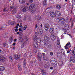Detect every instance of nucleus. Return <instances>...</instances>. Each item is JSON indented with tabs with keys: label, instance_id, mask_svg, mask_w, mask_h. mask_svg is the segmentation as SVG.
Masks as SVG:
<instances>
[{
	"label": "nucleus",
	"instance_id": "79ce46f5",
	"mask_svg": "<svg viewBox=\"0 0 75 75\" xmlns=\"http://www.w3.org/2000/svg\"><path fill=\"white\" fill-rule=\"evenodd\" d=\"M13 38L11 37L10 38V41H11V42L12 41H13Z\"/></svg>",
	"mask_w": 75,
	"mask_h": 75
},
{
	"label": "nucleus",
	"instance_id": "ddd939ff",
	"mask_svg": "<svg viewBox=\"0 0 75 75\" xmlns=\"http://www.w3.org/2000/svg\"><path fill=\"white\" fill-rule=\"evenodd\" d=\"M55 14L56 15H57L58 16H61V14L60 12L58 11H55Z\"/></svg>",
	"mask_w": 75,
	"mask_h": 75
},
{
	"label": "nucleus",
	"instance_id": "c9c22d12",
	"mask_svg": "<svg viewBox=\"0 0 75 75\" xmlns=\"http://www.w3.org/2000/svg\"><path fill=\"white\" fill-rule=\"evenodd\" d=\"M57 57L59 58H62V56L61 55H57Z\"/></svg>",
	"mask_w": 75,
	"mask_h": 75
},
{
	"label": "nucleus",
	"instance_id": "09e8293b",
	"mask_svg": "<svg viewBox=\"0 0 75 75\" xmlns=\"http://www.w3.org/2000/svg\"><path fill=\"white\" fill-rule=\"evenodd\" d=\"M50 55H51V56H52V55H53V52H51L50 53Z\"/></svg>",
	"mask_w": 75,
	"mask_h": 75
},
{
	"label": "nucleus",
	"instance_id": "c756f323",
	"mask_svg": "<svg viewBox=\"0 0 75 75\" xmlns=\"http://www.w3.org/2000/svg\"><path fill=\"white\" fill-rule=\"evenodd\" d=\"M23 64V67L24 68H25L26 67V66L25 65V61L24 62Z\"/></svg>",
	"mask_w": 75,
	"mask_h": 75
},
{
	"label": "nucleus",
	"instance_id": "f8f14e48",
	"mask_svg": "<svg viewBox=\"0 0 75 75\" xmlns=\"http://www.w3.org/2000/svg\"><path fill=\"white\" fill-rule=\"evenodd\" d=\"M6 28V25H4L3 26H1L0 28V31L4 30Z\"/></svg>",
	"mask_w": 75,
	"mask_h": 75
},
{
	"label": "nucleus",
	"instance_id": "c85d7f7f",
	"mask_svg": "<svg viewBox=\"0 0 75 75\" xmlns=\"http://www.w3.org/2000/svg\"><path fill=\"white\" fill-rule=\"evenodd\" d=\"M16 17L17 18H20L21 17V16H20L19 14H18L17 15H16Z\"/></svg>",
	"mask_w": 75,
	"mask_h": 75
},
{
	"label": "nucleus",
	"instance_id": "b1692460",
	"mask_svg": "<svg viewBox=\"0 0 75 75\" xmlns=\"http://www.w3.org/2000/svg\"><path fill=\"white\" fill-rule=\"evenodd\" d=\"M63 64V62L62 61L59 62L58 65L59 66H62Z\"/></svg>",
	"mask_w": 75,
	"mask_h": 75
},
{
	"label": "nucleus",
	"instance_id": "052dcab7",
	"mask_svg": "<svg viewBox=\"0 0 75 75\" xmlns=\"http://www.w3.org/2000/svg\"><path fill=\"white\" fill-rule=\"evenodd\" d=\"M4 38H6V37H7V35H4Z\"/></svg>",
	"mask_w": 75,
	"mask_h": 75
},
{
	"label": "nucleus",
	"instance_id": "412c9836",
	"mask_svg": "<svg viewBox=\"0 0 75 75\" xmlns=\"http://www.w3.org/2000/svg\"><path fill=\"white\" fill-rule=\"evenodd\" d=\"M33 46L35 48H37L38 47V44L37 42H35L33 43Z\"/></svg>",
	"mask_w": 75,
	"mask_h": 75
},
{
	"label": "nucleus",
	"instance_id": "dca6fc26",
	"mask_svg": "<svg viewBox=\"0 0 75 75\" xmlns=\"http://www.w3.org/2000/svg\"><path fill=\"white\" fill-rule=\"evenodd\" d=\"M50 38L52 40H53V41H54V40H55V36L54 35H51V36H50Z\"/></svg>",
	"mask_w": 75,
	"mask_h": 75
},
{
	"label": "nucleus",
	"instance_id": "f257e3e1",
	"mask_svg": "<svg viewBox=\"0 0 75 75\" xmlns=\"http://www.w3.org/2000/svg\"><path fill=\"white\" fill-rule=\"evenodd\" d=\"M34 7H35V4H31L28 8L29 11H30L32 13H34L36 11V9L34 8Z\"/></svg>",
	"mask_w": 75,
	"mask_h": 75
},
{
	"label": "nucleus",
	"instance_id": "603ef678",
	"mask_svg": "<svg viewBox=\"0 0 75 75\" xmlns=\"http://www.w3.org/2000/svg\"><path fill=\"white\" fill-rule=\"evenodd\" d=\"M62 30L63 31H64V32H66V30L64 28L62 29Z\"/></svg>",
	"mask_w": 75,
	"mask_h": 75
},
{
	"label": "nucleus",
	"instance_id": "4468645a",
	"mask_svg": "<svg viewBox=\"0 0 75 75\" xmlns=\"http://www.w3.org/2000/svg\"><path fill=\"white\" fill-rule=\"evenodd\" d=\"M44 40L45 41H48L50 40V38L47 36H45L44 38Z\"/></svg>",
	"mask_w": 75,
	"mask_h": 75
},
{
	"label": "nucleus",
	"instance_id": "a18cd8bd",
	"mask_svg": "<svg viewBox=\"0 0 75 75\" xmlns=\"http://www.w3.org/2000/svg\"><path fill=\"white\" fill-rule=\"evenodd\" d=\"M43 60H47V57H44L43 58Z\"/></svg>",
	"mask_w": 75,
	"mask_h": 75
},
{
	"label": "nucleus",
	"instance_id": "4c0bfd02",
	"mask_svg": "<svg viewBox=\"0 0 75 75\" xmlns=\"http://www.w3.org/2000/svg\"><path fill=\"white\" fill-rule=\"evenodd\" d=\"M70 22H71L72 24H73V23H74V21H73V20H72V18H71V19L70 20Z\"/></svg>",
	"mask_w": 75,
	"mask_h": 75
},
{
	"label": "nucleus",
	"instance_id": "2f4dec72",
	"mask_svg": "<svg viewBox=\"0 0 75 75\" xmlns=\"http://www.w3.org/2000/svg\"><path fill=\"white\" fill-rule=\"evenodd\" d=\"M52 73L53 74H55L57 73V71H56V70H53V72H52Z\"/></svg>",
	"mask_w": 75,
	"mask_h": 75
},
{
	"label": "nucleus",
	"instance_id": "58836bf2",
	"mask_svg": "<svg viewBox=\"0 0 75 75\" xmlns=\"http://www.w3.org/2000/svg\"><path fill=\"white\" fill-rule=\"evenodd\" d=\"M7 8H5L3 10L4 11H6H6H7V10H9V9H8V10H7Z\"/></svg>",
	"mask_w": 75,
	"mask_h": 75
},
{
	"label": "nucleus",
	"instance_id": "f704fd0d",
	"mask_svg": "<svg viewBox=\"0 0 75 75\" xmlns=\"http://www.w3.org/2000/svg\"><path fill=\"white\" fill-rule=\"evenodd\" d=\"M9 58L10 61H13V57H11L10 56L9 57Z\"/></svg>",
	"mask_w": 75,
	"mask_h": 75
},
{
	"label": "nucleus",
	"instance_id": "864d4df0",
	"mask_svg": "<svg viewBox=\"0 0 75 75\" xmlns=\"http://www.w3.org/2000/svg\"><path fill=\"white\" fill-rule=\"evenodd\" d=\"M34 52L36 53L37 52V50H34Z\"/></svg>",
	"mask_w": 75,
	"mask_h": 75
},
{
	"label": "nucleus",
	"instance_id": "f3484780",
	"mask_svg": "<svg viewBox=\"0 0 75 75\" xmlns=\"http://www.w3.org/2000/svg\"><path fill=\"white\" fill-rule=\"evenodd\" d=\"M33 39L35 41H38V40L39 38H38L37 36H35L33 37Z\"/></svg>",
	"mask_w": 75,
	"mask_h": 75
},
{
	"label": "nucleus",
	"instance_id": "aec40b11",
	"mask_svg": "<svg viewBox=\"0 0 75 75\" xmlns=\"http://www.w3.org/2000/svg\"><path fill=\"white\" fill-rule=\"evenodd\" d=\"M5 70V68L3 67H0V71H3Z\"/></svg>",
	"mask_w": 75,
	"mask_h": 75
},
{
	"label": "nucleus",
	"instance_id": "7ed1b4c3",
	"mask_svg": "<svg viewBox=\"0 0 75 75\" xmlns=\"http://www.w3.org/2000/svg\"><path fill=\"white\" fill-rule=\"evenodd\" d=\"M28 8L27 7H25V6H23L21 8V10L22 11H23V12H26L27 11Z\"/></svg>",
	"mask_w": 75,
	"mask_h": 75
},
{
	"label": "nucleus",
	"instance_id": "4d7b16f0",
	"mask_svg": "<svg viewBox=\"0 0 75 75\" xmlns=\"http://www.w3.org/2000/svg\"><path fill=\"white\" fill-rule=\"evenodd\" d=\"M69 52H70V51H69V50H68L67 51V54H69Z\"/></svg>",
	"mask_w": 75,
	"mask_h": 75
},
{
	"label": "nucleus",
	"instance_id": "72a5a7b5",
	"mask_svg": "<svg viewBox=\"0 0 75 75\" xmlns=\"http://www.w3.org/2000/svg\"><path fill=\"white\" fill-rule=\"evenodd\" d=\"M42 30L40 31L39 32H38V34H42Z\"/></svg>",
	"mask_w": 75,
	"mask_h": 75
},
{
	"label": "nucleus",
	"instance_id": "e2e57ef3",
	"mask_svg": "<svg viewBox=\"0 0 75 75\" xmlns=\"http://www.w3.org/2000/svg\"><path fill=\"white\" fill-rule=\"evenodd\" d=\"M13 41L14 42H16V41H17V39H14Z\"/></svg>",
	"mask_w": 75,
	"mask_h": 75
},
{
	"label": "nucleus",
	"instance_id": "6e6552de",
	"mask_svg": "<svg viewBox=\"0 0 75 75\" xmlns=\"http://www.w3.org/2000/svg\"><path fill=\"white\" fill-rule=\"evenodd\" d=\"M20 57V56L17 55L16 54H15L14 55V58L15 59H18Z\"/></svg>",
	"mask_w": 75,
	"mask_h": 75
},
{
	"label": "nucleus",
	"instance_id": "f03ea898",
	"mask_svg": "<svg viewBox=\"0 0 75 75\" xmlns=\"http://www.w3.org/2000/svg\"><path fill=\"white\" fill-rule=\"evenodd\" d=\"M45 29L46 31L48 30L50 28V25L49 24H45L44 25Z\"/></svg>",
	"mask_w": 75,
	"mask_h": 75
},
{
	"label": "nucleus",
	"instance_id": "2eb2a0df",
	"mask_svg": "<svg viewBox=\"0 0 75 75\" xmlns=\"http://www.w3.org/2000/svg\"><path fill=\"white\" fill-rule=\"evenodd\" d=\"M34 19L36 20H40V17L38 16H35L34 18Z\"/></svg>",
	"mask_w": 75,
	"mask_h": 75
},
{
	"label": "nucleus",
	"instance_id": "6ab92c4d",
	"mask_svg": "<svg viewBox=\"0 0 75 75\" xmlns=\"http://www.w3.org/2000/svg\"><path fill=\"white\" fill-rule=\"evenodd\" d=\"M25 42H23L21 44V47L22 48H23L25 46Z\"/></svg>",
	"mask_w": 75,
	"mask_h": 75
},
{
	"label": "nucleus",
	"instance_id": "3c124183",
	"mask_svg": "<svg viewBox=\"0 0 75 75\" xmlns=\"http://www.w3.org/2000/svg\"><path fill=\"white\" fill-rule=\"evenodd\" d=\"M33 1H34V0H29V2L32 3V2H33Z\"/></svg>",
	"mask_w": 75,
	"mask_h": 75
},
{
	"label": "nucleus",
	"instance_id": "9d476101",
	"mask_svg": "<svg viewBox=\"0 0 75 75\" xmlns=\"http://www.w3.org/2000/svg\"><path fill=\"white\" fill-rule=\"evenodd\" d=\"M18 40H20L19 42L20 43H21V42H24V39H22V37L21 36H20L19 37Z\"/></svg>",
	"mask_w": 75,
	"mask_h": 75
},
{
	"label": "nucleus",
	"instance_id": "69168bd1",
	"mask_svg": "<svg viewBox=\"0 0 75 75\" xmlns=\"http://www.w3.org/2000/svg\"><path fill=\"white\" fill-rule=\"evenodd\" d=\"M28 38H26V42H27V41H28Z\"/></svg>",
	"mask_w": 75,
	"mask_h": 75
},
{
	"label": "nucleus",
	"instance_id": "7c9ffc66",
	"mask_svg": "<svg viewBox=\"0 0 75 75\" xmlns=\"http://www.w3.org/2000/svg\"><path fill=\"white\" fill-rule=\"evenodd\" d=\"M45 67L46 68H48L49 67V65H48V64H47L45 65Z\"/></svg>",
	"mask_w": 75,
	"mask_h": 75
},
{
	"label": "nucleus",
	"instance_id": "a211bd4d",
	"mask_svg": "<svg viewBox=\"0 0 75 75\" xmlns=\"http://www.w3.org/2000/svg\"><path fill=\"white\" fill-rule=\"evenodd\" d=\"M18 70L19 71H21L22 70V68H21V66L20 64H19L18 66Z\"/></svg>",
	"mask_w": 75,
	"mask_h": 75
},
{
	"label": "nucleus",
	"instance_id": "5701e85b",
	"mask_svg": "<svg viewBox=\"0 0 75 75\" xmlns=\"http://www.w3.org/2000/svg\"><path fill=\"white\" fill-rule=\"evenodd\" d=\"M57 42H58V43H57V45L58 48H59V47H60L61 45H60V43H59V40H58V39Z\"/></svg>",
	"mask_w": 75,
	"mask_h": 75
},
{
	"label": "nucleus",
	"instance_id": "4be33fe9",
	"mask_svg": "<svg viewBox=\"0 0 75 75\" xmlns=\"http://www.w3.org/2000/svg\"><path fill=\"white\" fill-rule=\"evenodd\" d=\"M61 52L62 54H63L64 55H65V50H64L63 49H62L61 50Z\"/></svg>",
	"mask_w": 75,
	"mask_h": 75
},
{
	"label": "nucleus",
	"instance_id": "393cba45",
	"mask_svg": "<svg viewBox=\"0 0 75 75\" xmlns=\"http://www.w3.org/2000/svg\"><path fill=\"white\" fill-rule=\"evenodd\" d=\"M19 2L21 4H23V3H25V1L24 0H19Z\"/></svg>",
	"mask_w": 75,
	"mask_h": 75
},
{
	"label": "nucleus",
	"instance_id": "774afa93",
	"mask_svg": "<svg viewBox=\"0 0 75 75\" xmlns=\"http://www.w3.org/2000/svg\"><path fill=\"white\" fill-rule=\"evenodd\" d=\"M42 54H43V57H45V54L44 53H42Z\"/></svg>",
	"mask_w": 75,
	"mask_h": 75
},
{
	"label": "nucleus",
	"instance_id": "37998d69",
	"mask_svg": "<svg viewBox=\"0 0 75 75\" xmlns=\"http://www.w3.org/2000/svg\"><path fill=\"white\" fill-rule=\"evenodd\" d=\"M14 31H15V29H14V28L12 29L11 30V31L12 33H14Z\"/></svg>",
	"mask_w": 75,
	"mask_h": 75
},
{
	"label": "nucleus",
	"instance_id": "338daca9",
	"mask_svg": "<svg viewBox=\"0 0 75 75\" xmlns=\"http://www.w3.org/2000/svg\"><path fill=\"white\" fill-rule=\"evenodd\" d=\"M16 49V47H13V50H15Z\"/></svg>",
	"mask_w": 75,
	"mask_h": 75
},
{
	"label": "nucleus",
	"instance_id": "6e6d98bb",
	"mask_svg": "<svg viewBox=\"0 0 75 75\" xmlns=\"http://www.w3.org/2000/svg\"><path fill=\"white\" fill-rule=\"evenodd\" d=\"M13 9V8H12V7L11 6H10V11H11V9Z\"/></svg>",
	"mask_w": 75,
	"mask_h": 75
},
{
	"label": "nucleus",
	"instance_id": "680f3d73",
	"mask_svg": "<svg viewBox=\"0 0 75 75\" xmlns=\"http://www.w3.org/2000/svg\"><path fill=\"white\" fill-rule=\"evenodd\" d=\"M35 28H37V27H38V26H37V24H36L35 25Z\"/></svg>",
	"mask_w": 75,
	"mask_h": 75
},
{
	"label": "nucleus",
	"instance_id": "9b49d317",
	"mask_svg": "<svg viewBox=\"0 0 75 75\" xmlns=\"http://www.w3.org/2000/svg\"><path fill=\"white\" fill-rule=\"evenodd\" d=\"M50 33L51 34H54V29L53 28H51L49 30Z\"/></svg>",
	"mask_w": 75,
	"mask_h": 75
},
{
	"label": "nucleus",
	"instance_id": "de8ad7c7",
	"mask_svg": "<svg viewBox=\"0 0 75 75\" xmlns=\"http://www.w3.org/2000/svg\"><path fill=\"white\" fill-rule=\"evenodd\" d=\"M3 45H4V47H6V46L7 45V44L6 43H4L3 44Z\"/></svg>",
	"mask_w": 75,
	"mask_h": 75
},
{
	"label": "nucleus",
	"instance_id": "ea45409f",
	"mask_svg": "<svg viewBox=\"0 0 75 75\" xmlns=\"http://www.w3.org/2000/svg\"><path fill=\"white\" fill-rule=\"evenodd\" d=\"M72 3L73 4H75V0H72Z\"/></svg>",
	"mask_w": 75,
	"mask_h": 75
},
{
	"label": "nucleus",
	"instance_id": "bb28decb",
	"mask_svg": "<svg viewBox=\"0 0 75 75\" xmlns=\"http://www.w3.org/2000/svg\"><path fill=\"white\" fill-rule=\"evenodd\" d=\"M27 26L25 25L23 27V30H25L27 29Z\"/></svg>",
	"mask_w": 75,
	"mask_h": 75
},
{
	"label": "nucleus",
	"instance_id": "49530a36",
	"mask_svg": "<svg viewBox=\"0 0 75 75\" xmlns=\"http://www.w3.org/2000/svg\"><path fill=\"white\" fill-rule=\"evenodd\" d=\"M52 65L53 67H55V63H52Z\"/></svg>",
	"mask_w": 75,
	"mask_h": 75
},
{
	"label": "nucleus",
	"instance_id": "1a4fd4ad",
	"mask_svg": "<svg viewBox=\"0 0 75 75\" xmlns=\"http://www.w3.org/2000/svg\"><path fill=\"white\" fill-rule=\"evenodd\" d=\"M55 14V13L54 12H52L50 14V16L52 17H56Z\"/></svg>",
	"mask_w": 75,
	"mask_h": 75
},
{
	"label": "nucleus",
	"instance_id": "c03bdc74",
	"mask_svg": "<svg viewBox=\"0 0 75 75\" xmlns=\"http://www.w3.org/2000/svg\"><path fill=\"white\" fill-rule=\"evenodd\" d=\"M41 74H42V75H45V74H46V73L43 71L42 72Z\"/></svg>",
	"mask_w": 75,
	"mask_h": 75
},
{
	"label": "nucleus",
	"instance_id": "bf43d9fd",
	"mask_svg": "<svg viewBox=\"0 0 75 75\" xmlns=\"http://www.w3.org/2000/svg\"><path fill=\"white\" fill-rule=\"evenodd\" d=\"M15 32H17V31H18V29H15Z\"/></svg>",
	"mask_w": 75,
	"mask_h": 75
},
{
	"label": "nucleus",
	"instance_id": "a878e982",
	"mask_svg": "<svg viewBox=\"0 0 75 75\" xmlns=\"http://www.w3.org/2000/svg\"><path fill=\"white\" fill-rule=\"evenodd\" d=\"M60 21H65V19L62 18H60Z\"/></svg>",
	"mask_w": 75,
	"mask_h": 75
},
{
	"label": "nucleus",
	"instance_id": "0e129e2a",
	"mask_svg": "<svg viewBox=\"0 0 75 75\" xmlns=\"http://www.w3.org/2000/svg\"><path fill=\"white\" fill-rule=\"evenodd\" d=\"M50 69H54V68L52 67H50Z\"/></svg>",
	"mask_w": 75,
	"mask_h": 75
},
{
	"label": "nucleus",
	"instance_id": "20e7f679",
	"mask_svg": "<svg viewBox=\"0 0 75 75\" xmlns=\"http://www.w3.org/2000/svg\"><path fill=\"white\" fill-rule=\"evenodd\" d=\"M71 44H70V42H68L66 44V45L65 46V48L66 50H67L69 47H71Z\"/></svg>",
	"mask_w": 75,
	"mask_h": 75
},
{
	"label": "nucleus",
	"instance_id": "13d9d810",
	"mask_svg": "<svg viewBox=\"0 0 75 75\" xmlns=\"http://www.w3.org/2000/svg\"><path fill=\"white\" fill-rule=\"evenodd\" d=\"M71 59H73V60H74L75 59V57L74 56Z\"/></svg>",
	"mask_w": 75,
	"mask_h": 75
},
{
	"label": "nucleus",
	"instance_id": "8fccbe9b",
	"mask_svg": "<svg viewBox=\"0 0 75 75\" xmlns=\"http://www.w3.org/2000/svg\"><path fill=\"white\" fill-rule=\"evenodd\" d=\"M18 30L19 31H22V32H23V30H21V28H19Z\"/></svg>",
	"mask_w": 75,
	"mask_h": 75
},
{
	"label": "nucleus",
	"instance_id": "e433bc0d",
	"mask_svg": "<svg viewBox=\"0 0 75 75\" xmlns=\"http://www.w3.org/2000/svg\"><path fill=\"white\" fill-rule=\"evenodd\" d=\"M57 21L58 22V23H59V22H60V18H57Z\"/></svg>",
	"mask_w": 75,
	"mask_h": 75
},
{
	"label": "nucleus",
	"instance_id": "39448f33",
	"mask_svg": "<svg viewBox=\"0 0 75 75\" xmlns=\"http://www.w3.org/2000/svg\"><path fill=\"white\" fill-rule=\"evenodd\" d=\"M0 61L2 62H4L6 61L5 57H4L3 56L0 55Z\"/></svg>",
	"mask_w": 75,
	"mask_h": 75
},
{
	"label": "nucleus",
	"instance_id": "473e14b6",
	"mask_svg": "<svg viewBox=\"0 0 75 75\" xmlns=\"http://www.w3.org/2000/svg\"><path fill=\"white\" fill-rule=\"evenodd\" d=\"M10 24H11V25H14V21H12L10 23Z\"/></svg>",
	"mask_w": 75,
	"mask_h": 75
},
{
	"label": "nucleus",
	"instance_id": "5fc2aeb1",
	"mask_svg": "<svg viewBox=\"0 0 75 75\" xmlns=\"http://www.w3.org/2000/svg\"><path fill=\"white\" fill-rule=\"evenodd\" d=\"M61 8V5H59V9H60V8Z\"/></svg>",
	"mask_w": 75,
	"mask_h": 75
},
{
	"label": "nucleus",
	"instance_id": "0eeeda50",
	"mask_svg": "<svg viewBox=\"0 0 75 75\" xmlns=\"http://www.w3.org/2000/svg\"><path fill=\"white\" fill-rule=\"evenodd\" d=\"M38 59L40 61H41L42 59V55H41V54L40 53H38Z\"/></svg>",
	"mask_w": 75,
	"mask_h": 75
},
{
	"label": "nucleus",
	"instance_id": "423d86ee",
	"mask_svg": "<svg viewBox=\"0 0 75 75\" xmlns=\"http://www.w3.org/2000/svg\"><path fill=\"white\" fill-rule=\"evenodd\" d=\"M13 9L12 13H16V12H17V7H14L13 6Z\"/></svg>",
	"mask_w": 75,
	"mask_h": 75
},
{
	"label": "nucleus",
	"instance_id": "cd10ccee",
	"mask_svg": "<svg viewBox=\"0 0 75 75\" xmlns=\"http://www.w3.org/2000/svg\"><path fill=\"white\" fill-rule=\"evenodd\" d=\"M47 0H45L43 1V4L44 5H47Z\"/></svg>",
	"mask_w": 75,
	"mask_h": 75
},
{
	"label": "nucleus",
	"instance_id": "a19ab883",
	"mask_svg": "<svg viewBox=\"0 0 75 75\" xmlns=\"http://www.w3.org/2000/svg\"><path fill=\"white\" fill-rule=\"evenodd\" d=\"M72 54H73L74 55H75V52L74 51V50H73L72 51Z\"/></svg>",
	"mask_w": 75,
	"mask_h": 75
}]
</instances>
